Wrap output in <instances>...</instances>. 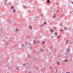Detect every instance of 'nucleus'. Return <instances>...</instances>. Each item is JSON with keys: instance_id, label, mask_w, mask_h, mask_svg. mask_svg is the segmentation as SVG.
<instances>
[{"instance_id": "412c9836", "label": "nucleus", "mask_w": 73, "mask_h": 73, "mask_svg": "<svg viewBox=\"0 0 73 73\" xmlns=\"http://www.w3.org/2000/svg\"><path fill=\"white\" fill-rule=\"evenodd\" d=\"M61 25H62V24H61Z\"/></svg>"}, {"instance_id": "0eeeda50", "label": "nucleus", "mask_w": 73, "mask_h": 73, "mask_svg": "<svg viewBox=\"0 0 73 73\" xmlns=\"http://www.w3.org/2000/svg\"><path fill=\"white\" fill-rule=\"evenodd\" d=\"M30 29H32V26H30Z\"/></svg>"}, {"instance_id": "9b49d317", "label": "nucleus", "mask_w": 73, "mask_h": 73, "mask_svg": "<svg viewBox=\"0 0 73 73\" xmlns=\"http://www.w3.org/2000/svg\"><path fill=\"white\" fill-rule=\"evenodd\" d=\"M44 25H45V24H46V22H45L44 23Z\"/></svg>"}, {"instance_id": "dca6fc26", "label": "nucleus", "mask_w": 73, "mask_h": 73, "mask_svg": "<svg viewBox=\"0 0 73 73\" xmlns=\"http://www.w3.org/2000/svg\"><path fill=\"white\" fill-rule=\"evenodd\" d=\"M66 73H70V72H67Z\"/></svg>"}, {"instance_id": "9d476101", "label": "nucleus", "mask_w": 73, "mask_h": 73, "mask_svg": "<svg viewBox=\"0 0 73 73\" xmlns=\"http://www.w3.org/2000/svg\"><path fill=\"white\" fill-rule=\"evenodd\" d=\"M60 31L61 32H62V31H63V30L62 29H60Z\"/></svg>"}, {"instance_id": "f3484780", "label": "nucleus", "mask_w": 73, "mask_h": 73, "mask_svg": "<svg viewBox=\"0 0 73 73\" xmlns=\"http://www.w3.org/2000/svg\"><path fill=\"white\" fill-rule=\"evenodd\" d=\"M58 38H59V37H58Z\"/></svg>"}, {"instance_id": "a211bd4d", "label": "nucleus", "mask_w": 73, "mask_h": 73, "mask_svg": "<svg viewBox=\"0 0 73 73\" xmlns=\"http://www.w3.org/2000/svg\"><path fill=\"white\" fill-rule=\"evenodd\" d=\"M43 44H44V42H43Z\"/></svg>"}, {"instance_id": "f03ea898", "label": "nucleus", "mask_w": 73, "mask_h": 73, "mask_svg": "<svg viewBox=\"0 0 73 73\" xmlns=\"http://www.w3.org/2000/svg\"><path fill=\"white\" fill-rule=\"evenodd\" d=\"M58 65L60 64V62H57L56 63Z\"/></svg>"}, {"instance_id": "aec40b11", "label": "nucleus", "mask_w": 73, "mask_h": 73, "mask_svg": "<svg viewBox=\"0 0 73 73\" xmlns=\"http://www.w3.org/2000/svg\"><path fill=\"white\" fill-rule=\"evenodd\" d=\"M72 4H73V3H72Z\"/></svg>"}, {"instance_id": "7ed1b4c3", "label": "nucleus", "mask_w": 73, "mask_h": 73, "mask_svg": "<svg viewBox=\"0 0 73 73\" xmlns=\"http://www.w3.org/2000/svg\"><path fill=\"white\" fill-rule=\"evenodd\" d=\"M50 2V1H49V0H47V3H49Z\"/></svg>"}, {"instance_id": "2eb2a0df", "label": "nucleus", "mask_w": 73, "mask_h": 73, "mask_svg": "<svg viewBox=\"0 0 73 73\" xmlns=\"http://www.w3.org/2000/svg\"><path fill=\"white\" fill-rule=\"evenodd\" d=\"M65 61H66V62H67V59L65 60Z\"/></svg>"}, {"instance_id": "6e6552de", "label": "nucleus", "mask_w": 73, "mask_h": 73, "mask_svg": "<svg viewBox=\"0 0 73 73\" xmlns=\"http://www.w3.org/2000/svg\"><path fill=\"white\" fill-rule=\"evenodd\" d=\"M55 35H57V33H55Z\"/></svg>"}, {"instance_id": "6ab92c4d", "label": "nucleus", "mask_w": 73, "mask_h": 73, "mask_svg": "<svg viewBox=\"0 0 73 73\" xmlns=\"http://www.w3.org/2000/svg\"><path fill=\"white\" fill-rule=\"evenodd\" d=\"M64 62H65L64 61Z\"/></svg>"}, {"instance_id": "39448f33", "label": "nucleus", "mask_w": 73, "mask_h": 73, "mask_svg": "<svg viewBox=\"0 0 73 73\" xmlns=\"http://www.w3.org/2000/svg\"><path fill=\"white\" fill-rule=\"evenodd\" d=\"M50 31H51V32H53V30L52 29H51L50 30Z\"/></svg>"}, {"instance_id": "1a4fd4ad", "label": "nucleus", "mask_w": 73, "mask_h": 73, "mask_svg": "<svg viewBox=\"0 0 73 73\" xmlns=\"http://www.w3.org/2000/svg\"><path fill=\"white\" fill-rule=\"evenodd\" d=\"M34 44H36V41H34Z\"/></svg>"}, {"instance_id": "20e7f679", "label": "nucleus", "mask_w": 73, "mask_h": 73, "mask_svg": "<svg viewBox=\"0 0 73 73\" xmlns=\"http://www.w3.org/2000/svg\"><path fill=\"white\" fill-rule=\"evenodd\" d=\"M16 31H19V30L18 29H16Z\"/></svg>"}, {"instance_id": "f8f14e48", "label": "nucleus", "mask_w": 73, "mask_h": 73, "mask_svg": "<svg viewBox=\"0 0 73 73\" xmlns=\"http://www.w3.org/2000/svg\"><path fill=\"white\" fill-rule=\"evenodd\" d=\"M54 29H55V30H56V27H54Z\"/></svg>"}, {"instance_id": "f257e3e1", "label": "nucleus", "mask_w": 73, "mask_h": 73, "mask_svg": "<svg viewBox=\"0 0 73 73\" xmlns=\"http://www.w3.org/2000/svg\"><path fill=\"white\" fill-rule=\"evenodd\" d=\"M12 11L13 13H15L16 12V10L15 9H13Z\"/></svg>"}, {"instance_id": "423d86ee", "label": "nucleus", "mask_w": 73, "mask_h": 73, "mask_svg": "<svg viewBox=\"0 0 73 73\" xmlns=\"http://www.w3.org/2000/svg\"><path fill=\"white\" fill-rule=\"evenodd\" d=\"M13 8H14V7L13 6H12L11 7V9H13Z\"/></svg>"}, {"instance_id": "ddd939ff", "label": "nucleus", "mask_w": 73, "mask_h": 73, "mask_svg": "<svg viewBox=\"0 0 73 73\" xmlns=\"http://www.w3.org/2000/svg\"><path fill=\"white\" fill-rule=\"evenodd\" d=\"M55 17L54 16V17H52V18L54 19V18H55Z\"/></svg>"}, {"instance_id": "4468645a", "label": "nucleus", "mask_w": 73, "mask_h": 73, "mask_svg": "<svg viewBox=\"0 0 73 73\" xmlns=\"http://www.w3.org/2000/svg\"><path fill=\"white\" fill-rule=\"evenodd\" d=\"M67 52H69V49H68L67 50Z\"/></svg>"}]
</instances>
